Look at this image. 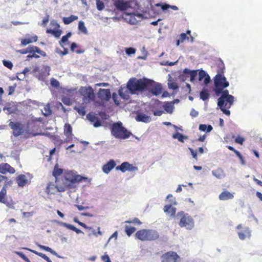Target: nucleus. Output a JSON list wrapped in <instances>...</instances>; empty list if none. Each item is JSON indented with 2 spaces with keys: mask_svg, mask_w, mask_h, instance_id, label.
Returning <instances> with one entry per match:
<instances>
[{
  "mask_svg": "<svg viewBox=\"0 0 262 262\" xmlns=\"http://www.w3.org/2000/svg\"><path fill=\"white\" fill-rule=\"evenodd\" d=\"M62 225L66 227L67 228L69 229H70L72 231L74 230V229H75V227L74 226H73V225H71V224H69L68 223H62Z\"/></svg>",
  "mask_w": 262,
  "mask_h": 262,
  "instance_id": "nucleus-60",
  "label": "nucleus"
},
{
  "mask_svg": "<svg viewBox=\"0 0 262 262\" xmlns=\"http://www.w3.org/2000/svg\"><path fill=\"white\" fill-rule=\"evenodd\" d=\"M136 238L141 241H152L159 238V234L152 229H140L135 233Z\"/></svg>",
  "mask_w": 262,
  "mask_h": 262,
  "instance_id": "nucleus-3",
  "label": "nucleus"
},
{
  "mask_svg": "<svg viewBox=\"0 0 262 262\" xmlns=\"http://www.w3.org/2000/svg\"><path fill=\"white\" fill-rule=\"evenodd\" d=\"M16 181L18 186L20 187H23L30 182L27 179L26 176L23 174H19L16 178Z\"/></svg>",
  "mask_w": 262,
  "mask_h": 262,
  "instance_id": "nucleus-17",
  "label": "nucleus"
},
{
  "mask_svg": "<svg viewBox=\"0 0 262 262\" xmlns=\"http://www.w3.org/2000/svg\"><path fill=\"white\" fill-rule=\"evenodd\" d=\"M215 65L217 67V74H224L225 67L223 60L221 58H217L215 60Z\"/></svg>",
  "mask_w": 262,
  "mask_h": 262,
  "instance_id": "nucleus-21",
  "label": "nucleus"
},
{
  "mask_svg": "<svg viewBox=\"0 0 262 262\" xmlns=\"http://www.w3.org/2000/svg\"><path fill=\"white\" fill-rule=\"evenodd\" d=\"M101 259L104 262H111L108 255L107 254L103 255Z\"/></svg>",
  "mask_w": 262,
  "mask_h": 262,
  "instance_id": "nucleus-64",
  "label": "nucleus"
},
{
  "mask_svg": "<svg viewBox=\"0 0 262 262\" xmlns=\"http://www.w3.org/2000/svg\"><path fill=\"white\" fill-rule=\"evenodd\" d=\"M168 87L169 89H172L173 90H176L178 88V86L177 84L172 81H170L168 82Z\"/></svg>",
  "mask_w": 262,
  "mask_h": 262,
  "instance_id": "nucleus-55",
  "label": "nucleus"
},
{
  "mask_svg": "<svg viewBox=\"0 0 262 262\" xmlns=\"http://www.w3.org/2000/svg\"><path fill=\"white\" fill-rule=\"evenodd\" d=\"M188 39L189 37L187 36L186 34L182 33L180 35L179 39L181 42H183L186 39Z\"/></svg>",
  "mask_w": 262,
  "mask_h": 262,
  "instance_id": "nucleus-61",
  "label": "nucleus"
},
{
  "mask_svg": "<svg viewBox=\"0 0 262 262\" xmlns=\"http://www.w3.org/2000/svg\"><path fill=\"white\" fill-rule=\"evenodd\" d=\"M157 6H161V8L163 10H167V9L170 8L171 9H172V10H178V8L176 6H170L169 5H168V4H157L156 5Z\"/></svg>",
  "mask_w": 262,
  "mask_h": 262,
  "instance_id": "nucleus-40",
  "label": "nucleus"
},
{
  "mask_svg": "<svg viewBox=\"0 0 262 262\" xmlns=\"http://www.w3.org/2000/svg\"><path fill=\"white\" fill-rule=\"evenodd\" d=\"M183 72L184 74L189 75L190 76V81L192 82L194 81L195 78L198 75L196 70L191 71L187 68L185 69Z\"/></svg>",
  "mask_w": 262,
  "mask_h": 262,
  "instance_id": "nucleus-28",
  "label": "nucleus"
},
{
  "mask_svg": "<svg viewBox=\"0 0 262 262\" xmlns=\"http://www.w3.org/2000/svg\"><path fill=\"white\" fill-rule=\"evenodd\" d=\"M200 98L203 101L207 100L209 97V91L207 89H203L200 94Z\"/></svg>",
  "mask_w": 262,
  "mask_h": 262,
  "instance_id": "nucleus-38",
  "label": "nucleus"
},
{
  "mask_svg": "<svg viewBox=\"0 0 262 262\" xmlns=\"http://www.w3.org/2000/svg\"><path fill=\"white\" fill-rule=\"evenodd\" d=\"M143 18V15L141 14H132L129 15L128 22L132 25H136L140 19Z\"/></svg>",
  "mask_w": 262,
  "mask_h": 262,
  "instance_id": "nucleus-22",
  "label": "nucleus"
},
{
  "mask_svg": "<svg viewBox=\"0 0 262 262\" xmlns=\"http://www.w3.org/2000/svg\"><path fill=\"white\" fill-rule=\"evenodd\" d=\"M135 227L126 226L125 227V231L128 236H130L136 231Z\"/></svg>",
  "mask_w": 262,
  "mask_h": 262,
  "instance_id": "nucleus-45",
  "label": "nucleus"
},
{
  "mask_svg": "<svg viewBox=\"0 0 262 262\" xmlns=\"http://www.w3.org/2000/svg\"><path fill=\"white\" fill-rule=\"evenodd\" d=\"M136 120L138 122L148 123L150 121L151 118L144 114L139 113L136 117Z\"/></svg>",
  "mask_w": 262,
  "mask_h": 262,
  "instance_id": "nucleus-27",
  "label": "nucleus"
},
{
  "mask_svg": "<svg viewBox=\"0 0 262 262\" xmlns=\"http://www.w3.org/2000/svg\"><path fill=\"white\" fill-rule=\"evenodd\" d=\"M78 17L77 16L71 15L69 17H63V21L65 25H69L74 20L78 19Z\"/></svg>",
  "mask_w": 262,
  "mask_h": 262,
  "instance_id": "nucleus-34",
  "label": "nucleus"
},
{
  "mask_svg": "<svg viewBox=\"0 0 262 262\" xmlns=\"http://www.w3.org/2000/svg\"><path fill=\"white\" fill-rule=\"evenodd\" d=\"M172 138L173 139H178L180 142H184V139H187V136H185L181 133H177L173 135Z\"/></svg>",
  "mask_w": 262,
  "mask_h": 262,
  "instance_id": "nucleus-42",
  "label": "nucleus"
},
{
  "mask_svg": "<svg viewBox=\"0 0 262 262\" xmlns=\"http://www.w3.org/2000/svg\"><path fill=\"white\" fill-rule=\"evenodd\" d=\"M16 87V83H14L13 85L9 86L8 87V95H11L14 93Z\"/></svg>",
  "mask_w": 262,
  "mask_h": 262,
  "instance_id": "nucleus-54",
  "label": "nucleus"
},
{
  "mask_svg": "<svg viewBox=\"0 0 262 262\" xmlns=\"http://www.w3.org/2000/svg\"><path fill=\"white\" fill-rule=\"evenodd\" d=\"M74 221L75 222L77 223L80 226H82V227L84 228L85 229H89V230H91L92 229L91 227L87 226L86 225V224H85L84 223L81 222L79 221H77L76 219L74 220Z\"/></svg>",
  "mask_w": 262,
  "mask_h": 262,
  "instance_id": "nucleus-59",
  "label": "nucleus"
},
{
  "mask_svg": "<svg viewBox=\"0 0 262 262\" xmlns=\"http://www.w3.org/2000/svg\"><path fill=\"white\" fill-rule=\"evenodd\" d=\"M245 141V139L243 137L238 136L235 140L236 143L242 145Z\"/></svg>",
  "mask_w": 262,
  "mask_h": 262,
  "instance_id": "nucleus-62",
  "label": "nucleus"
},
{
  "mask_svg": "<svg viewBox=\"0 0 262 262\" xmlns=\"http://www.w3.org/2000/svg\"><path fill=\"white\" fill-rule=\"evenodd\" d=\"M214 92L217 95L229 85L228 81L224 74H216L214 77Z\"/></svg>",
  "mask_w": 262,
  "mask_h": 262,
  "instance_id": "nucleus-6",
  "label": "nucleus"
},
{
  "mask_svg": "<svg viewBox=\"0 0 262 262\" xmlns=\"http://www.w3.org/2000/svg\"><path fill=\"white\" fill-rule=\"evenodd\" d=\"M9 126L13 130V134L15 137L20 135L24 132V125L19 122H10Z\"/></svg>",
  "mask_w": 262,
  "mask_h": 262,
  "instance_id": "nucleus-10",
  "label": "nucleus"
},
{
  "mask_svg": "<svg viewBox=\"0 0 262 262\" xmlns=\"http://www.w3.org/2000/svg\"><path fill=\"white\" fill-rule=\"evenodd\" d=\"M114 5L118 10L121 11L126 10L128 8L127 3L122 0H117L115 1Z\"/></svg>",
  "mask_w": 262,
  "mask_h": 262,
  "instance_id": "nucleus-26",
  "label": "nucleus"
},
{
  "mask_svg": "<svg viewBox=\"0 0 262 262\" xmlns=\"http://www.w3.org/2000/svg\"><path fill=\"white\" fill-rule=\"evenodd\" d=\"M199 130L207 133L211 132L213 128L211 125L200 124L199 127Z\"/></svg>",
  "mask_w": 262,
  "mask_h": 262,
  "instance_id": "nucleus-37",
  "label": "nucleus"
},
{
  "mask_svg": "<svg viewBox=\"0 0 262 262\" xmlns=\"http://www.w3.org/2000/svg\"><path fill=\"white\" fill-rule=\"evenodd\" d=\"M78 29L82 32L86 33L87 30L85 27L84 23L82 21H80L78 23Z\"/></svg>",
  "mask_w": 262,
  "mask_h": 262,
  "instance_id": "nucleus-50",
  "label": "nucleus"
},
{
  "mask_svg": "<svg viewBox=\"0 0 262 262\" xmlns=\"http://www.w3.org/2000/svg\"><path fill=\"white\" fill-rule=\"evenodd\" d=\"M63 171V169L59 168L58 164L56 163L52 171V175L55 178V180H60V178H58V177L61 175Z\"/></svg>",
  "mask_w": 262,
  "mask_h": 262,
  "instance_id": "nucleus-29",
  "label": "nucleus"
},
{
  "mask_svg": "<svg viewBox=\"0 0 262 262\" xmlns=\"http://www.w3.org/2000/svg\"><path fill=\"white\" fill-rule=\"evenodd\" d=\"M3 63L5 67H7L10 70H12L13 67L12 62L9 60H3Z\"/></svg>",
  "mask_w": 262,
  "mask_h": 262,
  "instance_id": "nucleus-51",
  "label": "nucleus"
},
{
  "mask_svg": "<svg viewBox=\"0 0 262 262\" xmlns=\"http://www.w3.org/2000/svg\"><path fill=\"white\" fill-rule=\"evenodd\" d=\"M233 102L234 97L233 96H228L224 99L223 106L220 107L223 113L227 116L230 115V112L228 109L230 108L231 105L233 104Z\"/></svg>",
  "mask_w": 262,
  "mask_h": 262,
  "instance_id": "nucleus-9",
  "label": "nucleus"
},
{
  "mask_svg": "<svg viewBox=\"0 0 262 262\" xmlns=\"http://www.w3.org/2000/svg\"><path fill=\"white\" fill-rule=\"evenodd\" d=\"M38 246L40 249H41L42 250H45L46 251L49 252H50L51 253H52L53 255H56V253L55 252V251L53 250L51 248H50L49 247H47L46 246L41 245H38Z\"/></svg>",
  "mask_w": 262,
  "mask_h": 262,
  "instance_id": "nucleus-48",
  "label": "nucleus"
},
{
  "mask_svg": "<svg viewBox=\"0 0 262 262\" xmlns=\"http://www.w3.org/2000/svg\"><path fill=\"white\" fill-rule=\"evenodd\" d=\"M98 94L101 99L106 101L109 100L111 98V94L110 89H100Z\"/></svg>",
  "mask_w": 262,
  "mask_h": 262,
  "instance_id": "nucleus-20",
  "label": "nucleus"
},
{
  "mask_svg": "<svg viewBox=\"0 0 262 262\" xmlns=\"http://www.w3.org/2000/svg\"><path fill=\"white\" fill-rule=\"evenodd\" d=\"M203 79L204 83L205 84H208L210 81V78L209 75L205 71L201 70L199 72V80L201 81Z\"/></svg>",
  "mask_w": 262,
  "mask_h": 262,
  "instance_id": "nucleus-24",
  "label": "nucleus"
},
{
  "mask_svg": "<svg viewBox=\"0 0 262 262\" xmlns=\"http://www.w3.org/2000/svg\"><path fill=\"white\" fill-rule=\"evenodd\" d=\"M212 174L217 179H222L225 176V174L223 169L221 168H219L215 170L212 171Z\"/></svg>",
  "mask_w": 262,
  "mask_h": 262,
  "instance_id": "nucleus-33",
  "label": "nucleus"
},
{
  "mask_svg": "<svg viewBox=\"0 0 262 262\" xmlns=\"http://www.w3.org/2000/svg\"><path fill=\"white\" fill-rule=\"evenodd\" d=\"M116 169L117 170H120L122 172H124L126 171H134L138 170V168L136 166H133V165L127 162H123L120 165L116 167Z\"/></svg>",
  "mask_w": 262,
  "mask_h": 262,
  "instance_id": "nucleus-11",
  "label": "nucleus"
},
{
  "mask_svg": "<svg viewBox=\"0 0 262 262\" xmlns=\"http://www.w3.org/2000/svg\"><path fill=\"white\" fill-rule=\"evenodd\" d=\"M62 102L67 105H71L72 103L71 100L67 97H64L62 99Z\"/></svg>",
  "mask_w": 262,
  "mask_h": 262,
  "instance_id": "nucleus-57",
  "label": "nucleus"
},
{
  "mask_svg": "<svg viewBox=\"0 0 262 262\" xmlns=\"http://www.w3.org/2000/svg\"><path fill=\"white\" fill-rule=\"evenodd\" d=\"M74 109L77 112L79 115L81 116H84L86 114L85 106H75Z\"/></svg>",
  "mask_w": 262,
  "mask_h": 262,
  "instance_id": "nucleus-41",
  "label": "nucleus"
},
{
  "mask_svg": "<svg viewBox=\"0 0 262 262\" xmlns=\"http://www.w3.org/2000/svg\"><path fill=\"white\" fill-rule=\"evenodd\" d=\"M7 185L6 184H5L0 191V203L6 204L8 206L9 204L7 201Z\"/></svg>",
  "mask_w": 262,
  "mask_h": 262,
  "instance_id": "nucleus-19",
  "label": "nucleus"
},
{
  "mask_svg": "<svg viewBox=\"0 0 262 262\" xmlns=\"http://www.w3.org/2000/svg\"><path fill=\"white\" fill-rule=\"evenodd\" d=\"M37 39L38 37L36 35L22 39L21 40V45L23 46H26L30 43L36 42L37 40Z\"/></svg>",
  "mask_w": 262,
  "mask_h": 262,
  "instance_id": "nucleus-32",
  "label": "nucleus"
},
{
  "mask_svg": "<svg viewBox=\"0 0 262 262\" xmlns=\"http://www.w3.org/2000/svg\"><path fill=\"white\" fill-rule=\"evenodd\" d=\"M56 184L53 182L47 184L45 192L48 195L55 194L57 192H64L67 190L68 185L61 184L59 180H55Z\"/></svg>",
  "mask_w": 262,
  "mask_h": 262,
  "instance_id": "nucleus-5",
  "label": "nucleus"
},
{
  "mask_svg": "<svg viewBox=\"0 0 262 262\" xmlns=\"http://www.w3.org/2000/svg\"><path fill=\"white\" fill-rule=\"evenodd\" d=\"M30 48H35V49H31V50H33L32 52H29V54L27 56L28 58H38L39 57V56L36 54V53L40 54L42 56H45L46 55V53L42 50H41L40 49L37 47L34 46H30Z\"/></svg>",
  "mask_w": 262,
  "mask_h": 262,
  "instance_id": "nucleus-14",
  "label": "nucleus"
},
{
  "mask_svg": "<svg viewBox=\"0 0 262 262\" xmlns=\"http://www.w3.org/2000/svg\"><path fill=\"white\" fill-rule=\"evenodd\" d=\"M221 94V96L218 99L217 105L220 107H222L224 105V99L228 96H231L229 94V92L227 90H222L221 92L219 93V94Z\"/></svg>",
  "mask_w": 262,
  "mask_h": 262,
  "instance_id": "nucleus-23",
  "label": "nucleus"
},
{
  "mask_svg": "<svg viewBox=\"0 0 262 262\" xmlns=\"http://www.w3.org/2000/svg\"><path fill=\"white\" fill-rule=\"evenodd\" d=\"M31 49H36L35 48H30V46H29L27 48L19 50L18 52L23 54H26L27 53H29V52H32L33 50H31Z\"/></svg>",
  "mask_w": 262,
  "mask_h": 262,
  "instance_id": "nucleus-53",
  "label": "nucleus"
},
{
  "mask_svg": "<svg viewBox=\"0 0 262 262\" xmlns=\"http://www.w3.org/2000/svg\"><path fill=\"white\" fill-rule=\"evenodd\" d=\"M233 197V194L227 190L222 192L219 195V199L222 201L232 199Z\"/></svg>",
  "mask_w": 262,
  "mask_h": 262,
  "instance_id": "nucleus-31",
  "label": "nucleus"
},
{
  "mask_svg": "<svg viewBox=\"0 0 262 262\" xmlns=\"http://www.w3.org/2000/svg\"><path fill=\"white\" fill-rule=\"evenodd\" d=\"M164 110L168 113H171L173 111V106L171 102H166L164 105Z\"/></svg>",
  "mask_w": 262,
  "mask_h": 262,
  "instance_id": "nucleus-36",
  "label": "nucleus"
},
{
  "mask_svg": "<svg viewBox=\"0 0 262 262\" xmlns=\"http://www.w3.org/2000/svg\"><path fill=\"white\" fill-rule=\"evenodd\" d=\"M86 118L92 123H93V125L95 127L100 126L101 123L99 118L94 114L89 113Z\"/></svg>",
  "mask_w": 262,
  "mask_h": 262,
  "instance_id": "nucleus-18",
  "label": "nucleus"
},
{
  "mask_svg": "<svg viewBox=\"0 0 262 262\" xmlns=\"http://www.w3.org/2000/svg\"><path fill=\"white\" fill-rule=\"evenodd\" d=\"M18 255L23 259L26 262H31L30 259L23 253L20 252H17Z\"/></svg>",
  "mask_w": 262,
  "mask_h": 262,
  "instance_id": "nucleus-56",
  "label": "nucleus"
},
{
  "mask_svg": "<svg viewBox=\"0 0 262 262\" xmlns=\"http://www.w3.org/2000/svg\"><path fill=\"white\" fill-rule=\"evenodd\" d=\"M111 133L115 138L120 139L128 138L131 135V133L122 126L121 122H117L113 124Z\"/></svg>",
  "mask_w": 262,
  "mask_h": 262,
  "instance_id": "nucleus-4",
  "label": "nucleus"
},
{
  "mask_svg": "<svg viewBox=\"0 0 262 262\" xmlns=\"http://www.w3.org/2000/svg\"><path fill=\"white\" fill-rule=\"evenodd\" d=\"M151 85L147 89V90H150L151 93L155 96L159 95L162 93V86L160 84H156L155 82L150 80Z\"/></svg>",
  "mask_w": 262,
  "mask_h": 262,
  "instance_id": "nucleus-13",
  "label": "nucleus"
},
{
  "mask_svg": "<svg viewBox=\"0 0 262 262\" xmlns=\"http://www.w3.org/2000/svg\"><path fill=\"white\" fill-rule=\"evenodd\" d=\"M72 34L71 32L68 33L66 35L63 36L61 38V39L60 41H59L60 45L63 47V46L62 45V43H65L67 42L69 39V37H71Z\"/></svg>",
  "mask_w": 262,
  "mask_h": 262,
  "instance_id": "nucleus-47",
  "label": "nucleus"
},
{
  "mask_svg": "<svg viewBox=\"0 0 262 262\" xmlns=\"http://www.w3.org/2000/svg\"><path fill=\"white\" fill-rule=\"evenodd\" d=\"M63 134L66 137V142H71L73 141L74 135L72 133V126L69 123H66L63 127Z\"/></svg>",
  "mask_w": 262,
  "mask_h": 262,
  "instance_id": "nucleus-12",
  "label": "nucleus"
},
{
  "mask_svg": "<svg viewBox=\"0 0 262 262\" xmlns=\"http://www.w3.org/2000/svg\"><path fill=\"white\" fill-rule=\"evenodd\" d=\"M47 33H50L53 35L55 37L58 38L61 34L62 31L61 30H52L47 29L46 31Z\"/></svg>",
  "mask_w": 262,
  "mask_h": 262,
  "instance_id": "nucleus-39",
  "label": "nucleus"
},
{
  "mask_svg": "<svg viewBox=\"0 0 262 262\" xmlns=\"http://www.w3.org/2000/svg\"><path fill=\"white\" fill-rule=\"evenodd\" d=\"M44 112H42V113L44 116H48L52 114V111L51 109L50 106L49 104H47L43 108Z\"/></svg>",
  "mask_w": 262,
  "mask_h": 262,
  "instance_id": "nucleus-46",
  "label": "nucleus"
},
{
  "mask_svg": "<svg viewBox=\"0 0 262 262\" xmlns=\"http://www.w3.org/2000/svg\"><path fill=\"white\" fill-rule=\"evenodd\" d=\"M116 166V163L113 160H111L102 167V170L105 173H108Z\"/></svg>",
  "mask_w": 262,
  "mask_h": 262,
  "instance_id": "nucleus-25",
  "label": "nucleus"
},
{
  "mask_svg": "<svg viewBox=\"0 0 262 262\" xmlns=\"http://www.w3.org/2000/svg\"><path fill=\"white\" fill-rule=\"evenodd\" d=\"M163 211L164 212L170 214L171 217H174L176 213V208L171 205H165L164 207Z\"/></svg>",
  "mask_w": 262,
  "mask_h": 262,
  "instance_id": "nucleus-30",
  "label": "nucleus"
},
{
  "mask_svg": "<svg viewBox=\"0 0 262 262\" xmlns=\"http://www.w3.org/2000/svg\"><path fill=\"white\" fill-rule=\"evenodd\" d=\"M83 180H87V178L77 174L72 171H66L59 181L61 184L68 185L67 190L74 187V184L81 182Z\"/></svg>",
  "mask_w": 262,
  "mask_h": 262,
  "instance_id": "nucleus-2",
  "label": "nucleus"
},
{
  "mask_svg": "<svg viewBox=\"0 0 262 262\" xmlns=\"http://www.w3.org/2000/svg\"><path fill=\"white\" fill-rule=\"evenodd\" d=\"M97 9L98 10H102L104 8L103 2L101 0H96Z\"/></svg>",
  "mask_w": 262,
  "mask_h": 262,
  "instance_id": "nucleus-52",
  "label": "nucleus"
},
{
  "mask_svg": "<svg viewBox=\"0 0 262 262\" xmlns=\"http://www.w3.org/2000/svg\"><path fill=\"white\" fill-rule=\"evenodd\" d=\"M125 52L127 55H130L131 54H133L135 53L136 49L130 47V48H126L125 50Z\"/></svg>",
  "mask_w": 262,
  "mask_h": 262,
  "instance_id": "nucleus-58",
  "label": "nucleus"
},
{
  "mask_svg": "<svg viewBox=\"0 0 262 262\" xmlns=\"http://www.w3.org/2000/svg\"><path fill=\"white\" fill-rule=\"evenodd\" d=\"M15 172V169L11 166L9 164L2 163L0 164V173L2 174H6L10 173L13 174Z\"/></svg>",
  "mask_w": 262,
  "mask_h": 262,
  "instance_id": "nucleus-16",
  "label": "nucleus"
},
{
  "mask_svg": "<svg viewBox=\"0 0 262 262\" xmlns=\"http://www.w3.org/2000/svg\"><path fill=\"white\" fill-rule=\"evenodd\" d=\"M189 150H190L193 158L196 160H198L197 153L195 151H194L192 148L189 147Z\"/></svg>",
  "mask_w": 262,
  "mask_h": 262,
  "instance_id": "nucleus-63",
  "label": "nucleus"
},
{
  "mask_svg": "<svg viewBox=\"0 0 262 262\" xmlns=\"http://www.w3.org/2000/svg\"><path fill=\"white\" fill-rule=\"evenodd\" d=\"M151 85L150 79L141 78L138 79L136 78H132L127 83V89L132 94H137L139 92H143L147 91V89Z\"/></svg>",
  "mask_w": 262,
  "mask_h": 262,
  "instance_id": "nucleus-1",
  "label": "nucleus"
},
{
  "mask_svg": "<svg viewBox=\"0 0 262 262\" xmlns=\"http://www.w3.org/2000/svg\"><path fill=\"white\" fill-rule=\"evenodd\" d=\"M177 215L181 217L179 222L181 227H185L187 229H191L193 227L194 221L191 216L183 211L178 212Z\"/></svg>",
  "mask_w": 262,
  "mask_h": 262,
  "instance_id": "nucleus-7",
  "label": "nucleus"
},
{
  "mask_svg": "<svg viewBox=\"0 0 262 262\" xmlns=\"http://www.w3.org/2000/svg\"><path fill=\"white\" fill-rule=\"evenodd\" d=\"M27 249L29 250L31 252L34 253L35 254L37 255V256H39L40 257L42 258L43 259L46 260L47 261L52 262L51 260L47 255H46V254H45L42 253H41V252H37V251H35L34 250H31V249Z\"/></svg>",
  "mask_w": 262,
  "mask_h": 262,
  "instance_id": "nucleus-35",
  "label": "nucleus"
},
{
  "mask_svg": "<svg viewBox=\"0 0 262 262\" xmlns=\"http://www.w3.org/2000/svg\"><path fill=\"white\" fill-rule=\"evenodd\" d=\"M81 94L86 98L89 100H94L95 98V95L94 90L91 87L89 88H82L81 89Z\"/></svg>",
  "mask_w": 262,
  "mask_h": 262,
  "instance_id": "nucleus-15",
  "label": "nucleus"
},
{
  "mask_svg": "<svg viewBox=\"0 0 262 262\" xmlns=\"http://www.w3.org/2000/svg\"><path fill=\"white\" fill-rule=\"evenodd\" d=\"M162 262H181L180 257L174 251H169L161 256Z\"/></svg>",
  "mask_w": 262,
  "mask_h": 262,
  "instance_id": "nucleus-8",
  "label": "nucleus"
},
{
  "mask_svg": "<svg viewBox=\"0 0 262 262\" xmlns=\"http://www.w3.org/2000/svg\"><path fill=\"white\" fill-rule=\"evenodd\" d=\"M227 148L231 150V151H233L235 154V155L241 159V160H243V156L242 155H241V154L236 149H235L234 148H233L232 146H227Z\"/></svg>",
  "mask_w": 262,
  "mask_h": 262,
  "instance_id": "nucleus-49",
  "label": "nucleus"
},
{
  "mask_svg": "<svg viewBox=\"0 0 262 262\" xmlns=\"http://www.w3.org/2000/svg\"><path fill=\"white\" fill-rule=\"evenodd\" d=\"M166 199L168 202L169 203V204L167 205H171L172 206L173 205H176L177 204L176 198L173 197L172 194H169L167 196Z\"/></svg>",
  "mask_w": 262,
  "mask_h": 262,
  "instance_id": "nucleus-44",
  "label": "nucleus"
},
{
  "mask_svg": "<svg viewBox=\"0 0 262 262\" xmlns=\"http://www.w3.org/2000/svg\"><path fill=\"white\" fill-rule=\"evenodd\" d=\"M248 234H249V231L248 228H245L243 231H240L238 232L239 238L242 240L245 239L246 235Z\"/></svg>",
  "mask_w": 262,
  "mask_h": 262,
  "instance_id": "nucleus-43",
  "label": "nucleus"
}]
</instances>
